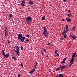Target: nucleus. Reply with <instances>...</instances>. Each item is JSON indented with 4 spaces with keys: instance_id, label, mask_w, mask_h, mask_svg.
Returning <instances> with one entry per match:
<instances>
[{
    "instance_id": "obj_49",
    "label": "nucleus",
    "mask_w": 77,
    "mask_h": 77,
    "mask_svg": "<svg viewBox=\"0 0 77 77\" xmlns=\"http://www.w3.org/2000/svg\"><path fill=\"white\" fill-rule=\"evenodd\" d=\"M71 66V64H70L69 65V66Z\"/></svg>"
},
{
    "instance_id": "obj_18",
    "label": "nucleus",
    "mask_w": 77,
    "mask_h": 77,
    "mask_svg": "<svg viewBox=\"0 0 77 77\" xmlns=\"http://www.w3.org/2000/svg\"><path fill=\"white\" fill-rule=\"evenodd\" d=\"M4 29L5 32H8V31H7V27L6 26H5Z\"/></svg>"
},
{
    "instance_id": "obj_54",
    "label": "nucleus",
    "mask_w": 77,
    "mask_h": 77,
    "mask_svg": "<svg viewBox=\"0 0 77 77\" xmlns=\"http://www.w3.org/2000/svg\"><path fill=\"white\" fill-rule=\"evenodd\" d=\"M49 72H51V71H49Z\"/></svg>"
},
{
    "instance_id": "obj_46",
    "label": "nucleus",
    "mask_w": 77,
    "mask_h": 77,
    "mask_svg": "<svg viewBox=\"0 0 77 77\" xmlns=\"http://www.w3.org/2000/svg\"><path fill=\"white\" fill-rule=\"evenodd\" d=\"M2 52H4V50H2Z\"/></svg>"
},
{
    "instance_id": "obj_43",
    "label": "nucleus",
    "mask_w": 77,
    "mask_h": 77,
    "mask_svg": "<svg viewBox=\"0 0 77 77\" xmlns=\"http://www.w3.org/2000/svg\"><path fill=\"white\" fill-rule=\"evenodd\" d=\"M65 21V19H63V20H62V21Z\"/></svg>"
},
{
    "instance_id": "obj_9",
    "label": "nucleus",
    "mask_w": 77,
    "mask_h": 77,
    "mask_svg": "<svg viewBox=\"0 0 77 77\" xmlns=\"http://www.w3.org/2000/svg\"><path fill=\"white\" fill-rule=\"evenodd\" d=\"M60 70H62L63 69H64V68H66L65 67V66H60Z\"/></svg>"
},
{
    "instance_id": "obj_13",
    "label": "nucleus",
    "mask_w": 77,
    "mask_h": 77,
    "mask_svg": "<svg viewBox=\"0 0 77 77\" xmlns=\"http://www.w3.org/2000/svg\"><path fill=\"white\" fill-rule=\"evenodd\" d=\"M75 54H76V52L74 53L72 55V57L74 58V56H75Z\"/></svg>"
},
{
    "instance_id": "obj_10",
    "label": "nucleus",
    "mask_w": 77,
    "mask_h": 77,
    "mask_svg": "<svg viewBox=\"0 0 77 77\" xmlns=\"http://www.w3.org/2000/svg\"><path fill=\"white\" fill-rule=\"evenodd\" d=\"M35 69H32L31 71H30V72H29V74H32L33 72L35 71Z\"/></svg>"
},
{
    "instance_id": "obj_28",
    "label": "nucleus",
    "mask_w": 77,
    "mask_h": 77,
    "mask_svg": "<svg viewBox=\"0 0 77 77\" xmlns=\"http://www.w3.org/2000/svg\"><path fill=\"white\" fill-rule=\"evenodd\" d=\"M26 41V42H29V41H30V40L27 39Z\"/></svg>"
},
{
    "instance_id": "obj_42",
    "label": "nucleus",
    "mask_w": 77,
    "mask_h": 77,
    "mask_svg": "<svg viewBox=\"0 0 77 77\" xmlns=\"http://www.w3.org/2000/svg\"><path fill=\"white\" fill-rule=\"evenodd\" d=\"M69 15H70V17H71V15H72L70 13V14H69Z\"/></svg>"
},
{
    "instance_id": "obj_58",
    "label": "nucleus",
    "mask_w": 77,
    "mask_h": 77,
    "mask_svg": "<svg viewBox=\"0 0 77 77\" xmlns=\"http://www.w3.org/2000/svg\"><path fill=\"white\" fill-rule=\"evenodd\" d=\"M63 65H64V64H63Z\"/></svg>"
},
{
    "instance_id": "obj_3",
    "label": "nucleus",
    "mask_w": 77,
    "mask_h": 77,
    "mask_svg": "<svg viewBox=\"0 0 77 77\" xmlns=\"http://www.w3.org/2000/svg\"><path fill=\"white\" fill-rule=\"evenodd\" d=\"M26 20L27 24H29L31 23V20H32V18L30 17H28L26 18Z\"/></svg>"
},
{
    "instance_id": "obj_5",
    "label": "nucleus",
    "mask_w": 77,
    "mask_h": 77,
    "mask_svg": "<svg viewBox=\"0 0 77 77\" xmlns=\"http://www.w3.org/2000/svg\"><path fill=\"white\" fill-rule=\"evenodd\" d=\"M4 56L5 59H6V58H8L9 57V53H8V54H6Z\"/></svg>"
},
{
    "instance_id": "obj_30",
    "label": "nucleus",
    "mask_w": 77,
    "mask_h": 77,
    "mask_svg": "<svg viewBox=\"0 0 77 77\" xmlns=\"http://www.w3.org/2000/svg\"><path fill=\"white\" fill-rule=\"evenodd\" d=\"M26 36L27 38H29V35L27 34L26 35Z\"/></svg>"
},
{
    "instance_id": "obj_19",
    "label": "nucleus",
    "mask_w": 77,
    "mask_h": 77,
    "mask_svg": "<svg viewBox=\"0 0 77 77\" xmlns=\"http://www.w3.org/2000/svg\"><path fill=\"white\" fill-rule=\"evenodd\" d=\"M36 66H37V63H36L35 66H34V69H35L36 68Z\"/></svg>"
},
{
    "instance_id": "obj_25",
    "label": "nucleus",
    "mask_w": 77,
    "mask_h": 77,
    "mask_svg": "<svg viewBox=\"0 0 77 77\" xmlns=\"http://www.w3.org/2000/svg\"><path fill=\"white\" fill-rule=\"evenodd\" d=\"M21 2L22 3H25V1H22Z\"/></svg>"
},
{
    "instance_id": "obj_40",
    "label": "nucleus",
    "mask_w": 77,
    "mask_h": 77,
    "mask_svg": "<svg viewBox=\"0 0 77 77\" xmlns=\"http://www.w3.org/2000/svg\"><path fill=\"white\" fill-rule=\"evenodd\" d=\"M41 53H42V55H44V54H45L43 53V52H42Z\"/></svg>"
},
{
    "instance_id": "obj_16",
    "label": "nucleus",
    "mask_w": 77,
    "mask_h": 77,
    "mask_svg": "<svg viewBox=\"0 0 77 77\" xmlns=\"http://www.w3.org/2000/svg\"><path fill=\"white\" fill-rule=\"evenodd\" d=\"M34 3H33V2L32 1H30L29 2V5H33Z\"/></svg>"
},
{
    "instance_id": "obj_2",
    "label": "nucleus",
    "mask_w": 77,
    "mask_h": 77,
    "mask_svg": "<svg viewBox=\"0 0 77 77\" xmlns=\"http://www.w3.org/2000/svg\"><path fill=\"white\" fill-rule=\"evenodd\" d=\"M43 29H44V30L43 32V34H44L45 36V37H48V33L47 28L45 27H44Z\"/></svg>"
},
{
    "instance_id": "obj_8",
    "label": "nucleus",
    "mask_w": 77,
    "mask_h": 77,
    "mask_svg": "<svg viewBox=\"0 0 77 77\" xmlns=\"http://www.w3.org/2000/svg\"><path fill=\"white\" fill-rule=\"evenodd\" d=\"M75 60V59H74V58H72V59H71V60L70 61V63H73L74 62V60Z\"/></svg>"
},
{
    "instance_id": "obj_32",
    "label": "nucleus",
    "mask_w": 77,
    "mask_h": 77,
    "mask_svg": "<svg viewBox=\"0 0 77 77\" xmlns=\"http://www.w3.org/2000/svg\"><path fill=\"white\" fill-rule=\"evenodd\" d=\"M55 53V54H56L57 53V50H56L55 51V52H54Z\"/></svg>"
},
{
    "instance_id": "obj_1",
    "label": "nucleus",
    "mask_w": 77,
    "mask_h": 77,
    "mask_svg": "<svg viewBox=\"0 0 77 77\" xmlns=\"http://www.w3.org/2000/svg\"><path fill=\"white\" fill-rule=\"evenodd\" d=\"M17 35H18V40L20 41H21L22 42H24V39H25V37H23V36H22V35L20 33L18 34H17Z\"/></svg>"
},
{
    "instance_id": "obj_20",
    "label": "nucleus",
    "mask_w": 77,
    "mask_h": 77,
    "mask_svg": "<svg viewBox=\"0 0 77 77\" xmlns=\"http://www.w3.org/2000/svg\"><path fill=\"white\" fill-rule=\"evenodd\" d=\"M20 5H22V6H23V7H24V6H25V5H24V4L22 3H20Z\"/></svg>"
},
{
    "instance_id": "obj_56",
    "label": "nucleus",
    "mask_w": 77,
    "mask_h": 77,
    "mask_svg": "<svg viewBox=\"0 0 77 77\" xmlns=\"http://www.w3.org/2000/svg\"><path fill=\"white\" fill-rule=\"evenodd\" d=\"M68 66L67 65V66Z\"/></svg>"
},
{
    "instance_id": "obj_50",
    "label": "nucleus",
    "mask_w": 77,
    "mask_h": 77,
    "mask_svg": "<svg viewBox=\"0 0 77 77\" xmlns=\"http://www.w3.org/2000/svg\"><path fill=\"white\" fill-rule=\"evenodd\" d=\"M41 53H42V51L41 50Z\"/></svg>"
},
{
    "instance_id": "obj_21",
    "label": "nucleus",
    "mask_w": 77,
    "mask_h": 77,
    "mask_svg": "<svg viewBox=\"0 0 77 77\" xmlns=\"http://www.w3.org/2000/svg\"><path fill=\"white\" fill-rule=\"evenodd\" d=\"M45 17L44 16L42 17V20H45Z\"/></svg>"
},
{
    "instance_id": "obj_22",
    "label": "nucleus",
    "mask_w": 77,
    "mask_h": 77,
    "mask_svg": "<svg viewBox=\"0 0 77 77\" xmlns=\"http://www.w3.org/2000/svg\"><path fill=\"white\" fill-rule=\"evenodd\" d=\"M64 35V38L65 39V38H66V34H64V35Z\"/></svg>"
},
{
    "instance_id": "obj_26",
    "label": "nucleus",
    "mask_w": 77,
    "mask_h": 77,
    "mask_svg": "<svg viewBox=\"0 0 77 77\" xmlns=\"http://www.w3.org/2000/svg\"><path fill=\"white\" fill-rule=\"evenodd\" d=\"M20 48H21V50H23V47L21 46L20 47Z\"/></svg>"
},
{
    "instance_id": "obj_44",
    "label": "nucleus",
    "mask_w": 77,
    "mask_h": 77,
    "mask_svg": "<svg viewBox=\"0 0 77 77\" xmlns=\"http://www.w3.org/2000/svg\"><path fill=\"white\" fill-rule=\"evenodd\" d=\"M8 44H9V43H10V42H9V41H8Z\"/></svg>"
},
{
    "instance_id": "obj_53",
    "label": "nucleus",
    "mask_w": 77,
    "mask_h": 77,
    "mask_svg": "<svg viewBox=\"0 0 77 77\" xmlns=\"http://www.w3.org/2000/svg\"><path fill=\"white\" fill-rule=\"evenodd\" d=\"M38 75H36V76H38Z\"/></svg>"
},
{
    "instance_id": "obj_24",
    "label": "nucleus",
    "mask_w": 77,
    "mask_h": 77,
    "mask_svg": "<svg viewBox=\"0 0 77 77\" xmlns=\"http://www.w3.org/2000/svg\"><path fill=\"white\" fill-rule=\"evenodd\" d=\"M8 34L7 32H5V36H8Z\"/></svg>"
},
{
    "instance_id": "obj_17",
    "label": "nucleus",
    "mask_w": 77,
    "mask_h": 77,
    "mask_svg": "<svg viewBox=\"0 0 77 77\" xmlns=\"http://www.w3.org/2000/svg\"><path fill=\"white\" fill-rule=\"evenodd\" d=\"M66 33L65 32V29H64V31L63 32H62V35H64Z\"/></svg>"
},
{
    "instance_id": "obj_4",
    "label": "nucleus",
    "mask_w": 77,
    "mask_h": 77,
    "mask_svg": "<svg viewBox=\"0 0 77 77\" xmlns=\"http://www.w3.org/2000/svg\"><path fill=\"white\" fill-rule=\"evenodd\" d=\"M17 50H14L16 52V53L17 54V55H20V53L19 52L20 51V49L17 46H16L14 47V49Z\"/></svg>"
},
{
    "instance_id": "obj_6",
    "label": "nucleus",
    "mask_w": 77,
    "mask_h": 77,
    "mask_svg": "<svg viewBox=\"0 0 77 77\" xmlns=\"http://www.w3.org/2000/svg\"><path fill=\"white\" fill-rule=\"evenodd\" d=\"M66 31L65 30V32L66 33H67V32L68 31H69V30L68 29V25H66Z\"/></svg>"
},
{
    "instance_id": "obj_51",
    "label": "nucleus",
    "mask_w": 77,
    "mask_h": 77,
    "mask_svg": "<svg viewBox=\"0 0 77 77\" xmlns=\"http://www.w3.org/2000/svg\"><path fill=\"white\" fill-rule=\"evenodd\" d=\"M48 57V55H47V56H46V57Z\"/></svg>"
},
{
    "instance_id": "obj_33",
    "label": "nucleus",
    "mask_w": 77,
    "mask_h": 77,
    "mask_svg": "<svg viewBox=\"0 0 77 77\" xmlns=\"http://www.w3.org/2000/svg\"><path fill=\"white\" fill-rule=\"evenodd\" d=\"M68 17H71V16L69 15V14H67Z\"/></svg>"
},
{
    "instance_id": "obj_52",
    "label": "nucleus",
    "mask_w": 77,
    "mask_h": 77,
    "mask_svg": "<svg viewBox=\"0 0 77 77\" xmlns=\"http://www.w3.org/2000/svg\"><path fill=\"white\" fill-rule=\"evenodd\" d=\"M70 65H72V63H70Z\"/></svg>"
},
{
    "instance_id": "obj_31",
    "label": "nucleus",
    "mask_w": 77,
    "mask_h": 77,
    "mask_svg": "<svg viewBox=\"0 0 77 77\" xmlns=\"http://www.w3.org/2000/svg\"><path fill=\"white\" fill-rule=\"evenodd\" d=\"M2 53H3V56H5V53L4 52H2Z\"/></svg>"
},
{
    "instance_id": "obj_47",
    "label": "nucleus",
    "mask_w": 77,
    "mask_h": 77,
    "mask_svg": "<svg viewBox=\"0 0 77 77\" xmlns=\"http://www.w3.org/2000/svg\"><path fill=\"white\" fill-rule=\"evenodd\" d=\"M71 33H72V32H71L70 33V35H71L70 36H72V35H71Z\"/></svg>"
},
{
    "instance_id": "obj_39",
    "label": "nucleus",
    "mask_w": 77,
    "mask_h": 77,
    "mask_svg": "<svg viewBox=\"0 0 77 77\" xmlns=\"http://www.w3.org/2000/svg\"><path fill=\"white\" fill-rule=\"evenodd\" d=\"M57 56H59V54H58V53H57Z\"/></svg>"
},
{
    "instance_id": "obj_34",
    "label": "nucleus",
    "mask_w": 77,
    "mask_h": 77,
    "mask_svg": "<svg viewBox=\"0 0 77 77\" xmlns=\"http://www.w3.org/2000/svg\"><path fill=\"white\" fill-rule=\"evenodd\" d=\"M51 43H48V45H49V46H50L51 45Z\"/></svg>"
},
{
    "instance_id": "obj_57",
    "label": "nucleus",
    "mask_w": 77,
    "mask_h": 77,
    "mask_svg": "<svg viewBox=\"0 0 77 77\" xmlns=\"http://www.w3.org/2000/svg\"><path fill=\"white\" fill-rule=\"evenodd\" d=\"M22 63L21 62V63Z\"/></svg>"
},
{
    "instance_id": "obj_35",
    "label": "nucleus",
    "mask_w": 77,
    "mask_h": 77,
    "mask_svg": "<svg viewBox=\"0 0 77 77\" xmlns=\"http://www.w3.org/2000/svg\"><path fill=\"white\" fill-rule=\"evenodd\" d=\"M20 74H18V77H20Z\"/></svg>"
},
{
    "instance_id": "obj_45",
    "label": "nucleus",
    "mask_w": 77,
    "mask_h": 77,
    "mask_svg": "<svg viewBox=\"0 0 77 77\" xmlns=\"http://www.w3.org/2000/svg\"><path fill=\"white\" fill-rule=\"evenodd\" d=\"M63 1L65 2H66V0H63Z\"/></svg>"
},
{
    "instance_id": "obj_11",
    "label": "nucleus",
    "mask_w": 77,
    "mask_h": 77,
    "mask_svg": "<svg viewBox=\"0 0 77 77\" xmlns=\"http://www.w3.org/2000/svg\"><path fill=\"white\" fill-rule=\"evenodd\" d=\"M70 37L71 38H73L72 39H75L77 38V37L76 36H70Z\"/></svg>"
},
{
    "instance_id": "obj_37",
    "label": "nucleus",
    "mask_w": 77,
    "mask_h": 77,
    "mask_svg": "<svg viewBox=\"0 0 77 77\" xmlns=\"http://www.w3.org/2000/svg\"><path fill=\"white\" fill-rule=\"evenodd\" d=\"M67 11H68V12H69V13H70V12H71L70 11V10H68Z\"/></svg>"
},
{
    "instance_id": "obj_41",
    "label": "nucleus",
    "mask_w": 77,
    "mask_h": 77,
    "mask_svg": "<svg viewBox=\"0 0 77 77\" xmlns=\"http://www.w3.org/2000/svg\"><path fill=\"white\" fill-rule=\"evenodd\" d=\"M21 66L22 67H23V64H21Z\"/></svg>"
},
{
    "instance_id": "obj_14",
    "label": "nucleus",
    "mask_w": 77,
    "mask_h": 77,
    "mask_svg": "<svg viewBox=\"0 0 77 77\" xmlns=\"http://www.w3.org/2000/svg\"><path fill=\"white\" fill-rule=\"evenodd\" d=\"M12 58V59H14V61H15V60H17V58H16V57H15V56H13Z\"/></svg>"
},
{
    "instance_id": "obj_23",
    "label": "nucleus",
    "mask_w": 77,
    "mask_h": 77,
    "mask_svg": "<svg viewBox=\"0 0 77 77\" xmlns=\"http://www.w3.org/2000/svg\"><path fill=\"white\" fill-rule=\"evenodd\" d=\"M59 69H60V68L58 67V68L56 69V71H59Z\"/></svg>"
},
{
    "instance_id": "obj_55",
    "label": "nucleus",
    "mask_w": 77,
    "mask_h": 77,
    "mask_svg": "<svg viewBox=\"0 0 77 77\" xmlns=\"http://www.w3.org/2000/svg\"><path fill=\"white\" fill-rule=\"evenodd\" d=\"M76 56H77V55H76L75 56V57H76Z\"/></svg>"
},
{
    "instance_id": "obj_27",
    "label": "nucleus",
    "mask_w": 77,
    "mask_h": 77,
    "mask_svg": "<svg viewBox=\"0 0 77 77\" xmlns=\"http://www.w3.org/2000/svg\"><path fill=\"white\" fill-rule=\"evenodd\" d=\"M72 29H73V30H75V26H74L73 27Z\"/></svg>"
},
{
    "instance_id": "obj_36",
    "label": "nucleus",
    "mask_w": 77,
    "mask_h": 77,
    "mask_svg": "<svg viewBox=\"0 0 77 77\" xmlns=\"http://www.w3.org/2000/svg\"><path fill=\"white\" fill-rule=\"evenodd\" d=\"M66 58H64V59H63V60H64L65 61V60H66Z\"/></svg>"
},
{
    "instance_id": "obj_48",
    "label": "nucleus",
    "mask_w": 77,
    "mask_h": 77,
    "mask_svg": "<svg viewBox=\"0 0 77 77\" xmlns=\"http://www.w3.org/2000/svg\"><path fill=\"white\" fill-rule=\"evenodd\" d=\"M60 39H62V40H63V38H60Z\"/></svg>"
},
{
    "instance_id": "obj_12",
    "label": "nucleus",
    "mask_w": 77,
    "mask_h": 77,
    "mask_svg": "<svg viewBox=\"0 0 77 77\" xmlns=\"http://www.w3.org/2000/svg\"><path fill=\"white\" fill-rule=\"evenodd\" d=\"M63 77V75L62 74H59V75H57V77Z\"/></svg>"
},
{
    "instance_id": "obj_29",
    "label": "nucleus",
    "mask_w": 77,
    "mask_h": 77,
    "mask_svg": "<svg viewBox=\"0 0 77 77\" xmlns=\"http://www.w3.org/2000/svg\"><path fill=\"white\" fill-rule=\"evenodd\" d=\"M65 63V61H63L61 63Z\"/></svg>"
},
{
    "instance_id": "obj_15",
    "label": "nucleus",
    "mask_w": 77,
    "mask_h": 77,
    "mask_svg": "<svg viewBox=\"0 0 77 77\" xmlns=\"http://www.w3.org/2000/svg\"><path fill=\"white\" fill-rule=\"evenodd\" d=\"M8 17H10L11 18H12V17H13V15L12 14H8Z\"/></svg>"
},
{
    "instance_id": "obj_7",
    "label": "nucleus",
    "mask_w": 77,
    "mask_h": 77,
    "mask_svg": "<svg viewBox=\"0 0 77 77\" xmlns=\"http://www.w3.org/2000/svg\"><path fill=\"white\" fill-rule=\"evenodd\" d=\"M66 19L68 23H69L71 21V19L66 18Z\"/></svg>"
},
{
    "instance_id": "obj_38",
    "label": "nucleus",
    "mask_w": 77,
    "mask_h": 77,
    "mask_svg": "<svg viewBox=\"0 0 77 77\" xmlns=\"http://www.w3.org/2000/svg\"><path fill=\"white\" fill-rule=\"evenodd\" d=\"M42 49L43 50H44V51H45V50L44 48H42Z\"/></svg>"
}]
</instances>
